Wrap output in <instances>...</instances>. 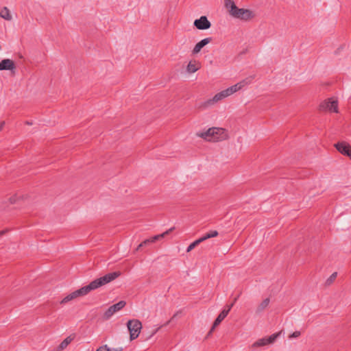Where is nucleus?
<instances>
[{
	"label": "nucleus",
	"mask_w": 351,
	"mask_h": 351,
	"mask_svg": "<svg viewBox=\"0 0 351 351\" xmlns=\"http://www.w3.org/2000/svg\"><path fill=\"white\" fill-rule=\"evenodd\" d=\"M8 231V230H3L0 231V236L5 234Z\"/></svg>",
	"instance_id": "nucleus-36"
},
{
	"label": "nucleus",
	"mask_w": 351,
	"mask_h": 351,
	"mask_svg": "<svg viewBox=\"0 0 351 351\" xmlns=\"http://www.w3.org/2000/svg\"><path fill=\"white\" fill-rule=\"evenodd\" d=\"M233 87H234V90L235 93L241 89V84H239L238 83L233 85Z\"/></svg>",
	"instance_id": "nucleus-31"
},
{
	"label": "nucleus",
	"mask_w": 351,
	"mask_h": 351,
	"mask_svg": "<svg viewBox=\"0 0 351 351\" xmlns=\"http://www.w3.org/2000/svg\"><path fill=\"white\" fill-rule=\"evenodd\" d=\"M75 335H71L64 339L58 347V351H62L74 339Z\"/></svg>",
	"instance_id": "nucleus-18"
},
{
	"label": "nucleus",
	"mask_w": 351,
	"mask_h": 351,
	"mask_svg": "<svg viewBox=\"0 0 351 351\" xmlns=\"http://www.w3.org/2000/svg\"><path fill=\"white\" fill-rule=\"evenodd\" d=\"M126 304V302L123 300L119 301V302L110 306L104 313V318L108 319L111 316L116 312L122 309Z\"/></svg>",
	"instance_id": "nucleus-6"
},
{
	"label": "nucleus",
	"mask_w": 351,
	"mask_h": 351,
	"mask_svg": "<svg viewBox=\"0 0 351 351\" xmlns=\"http://www.w3.org/2000/svg\"><path fill=\"white\" fill-rule=\"evenodd\" d=\"M127 327L130 332V339L132 341L138 337L142 328V324L138 319H130L127 322Z\"/></svg>",
	"instance_id": "nucleus-3"
},
{
	"label": "nucleus",
	"mask_w": 351,
	"mask_h": 351,
	"mask_svg": "<svg viewBox=\"0 0 351 351\" xmlns=\"http://www.w3.org/2000/svg\"><path fill=\"white\" fill-rule=\"evenodd\" d=\"M19 198L20 197H17L16 195H14L10 197L9 201H10V204H15L17 202V201Z\"/></svg>",
	"instance_id": "nucleus-28"
},
{
	"label": "nucleus",
	"mask_w": 351,
	"mask_h": 351,
	"mask_svg": "<svg viewBox=\"0 0 351 351\" xmlns=\"http://www.w3.org/2000/svg\"><path fill=\"white\" fill-rule=\"evenodd\" d=\"M228 89L230 90V91H231V93L233 94L235 93L234 90V87L233 86H230L228 88Z\"/></svg>",
	"instance_id": "nucleus-35"
},
{
	"label": "nucleus",
	"mask_w": 351,
	"mask_h": 351,
	"mask_svg": "<svg viewBox=\"0 0 351 351\" xmlns=\"http://www.w3.org/2000/svg\"><path fill=\"white\" fill-rule=\"evenodd\" d=\"M200 69V63L196 60H191L189 62L186 71L190 73H195Z\"/></svg>",
	"instance_id": "nucleus-17"
},
{
	"label": "nucleus",
	"mask_w": 351,
	"mask_h": 351,
	"mask_svg": "<svg viewBox=\"0 0 351 351\" xmlns=\"http://www.w3.org/2000/svg\"><path fill=\"white\" fill-rule=\"evenodd\" d=\"M225 6L228 10L230 14L236 19L248 21L254 16L251 10L239 8L232 0H225Z\"/></svg>",
	"instance_id": "nucleus-2"
},
{
	"label": "nucleus",
	"mask_w": 351,
	"mask_h": 351,
	"mask_svg": "<svg viewBox=\"0 0 351 351\" xmlns=\"http://www.w3.org/2000/svg\"><path fill=\"white\" fill-rule=\"evenodd\" d=\"M239 297V295H238L236 298H234V299L233 300V302L231 303V304H233V305L234 304V303L237 302V300H238Z\"/></svg>",
	"instance_id": "nucleus-37"
},
{
	"label": "nucleus",
	"mask_w": 351,
	"mask_h": 351,
	"mask_svg": "<svg viewBox=\"0 0 351 351\" xmlns=\"http://www.w3.org/2000/svg\"><path fill=\"white\" fill-rule=\"evenodd\" d=\"M16 65L10 59H3L0 62V71H10L12 73H15Z\"/></svg>",
	"instance_id": "nucleus-11"
},
{
	"label": "nucleus",
	"mask_w": 351,
	"mask_h": 351,
	"mask_svg": "<svg viewBox=\"0 0 351 351\" xmlns=\"http://www.w3.org/2000/svg\"><path fill=\"white\" fill-rule=\"evenodd\" d=\"M0 16L8 21H10L12 19L10 11L6 7H4L0 12Z\"/></svg>",
	"instance_id": "nucleus-20"
},
{
	"label": "nucleus",
	"mask_w": 351,
	"mask_h": 351,
	"mask_svg": "<svg viewBox=\"0 0 351 351\" xmlns=\"http://www.w3.org/2000/svg\"><path fill=\"white\" fill-rule=\"evenodd\" d=\"M215 130L219 132L221 131L219 129H217V128H209L206 132L202 133L199 135V136H201L202 138L208 141H213V137L215 136L214 132L215 131Z\"/></svg>",
	"instance_id": "nucleus-14"
},
{
	"label": "nucleus",
	"mask_w": 351,
	"mask_h": 351,
	"mask_svg": "<svg viewBox=\"0 0 351 351\" xmlns=\"http://www.w3.org/2000/svg\"><path fill=\"white\" fill-rule=\"evenodd\" d=\"M174 229H175V227H172L162 234L155 235V236L151 237L150 239H145L142 243H141V245H143L144 247L150 243H154L156 241H158L159 239H161L164 238L165 236L170 234Z\"/></svg>",
	"instance_id": "nucleus-10"
},
{
	"label": "nucleus",
	"mask_w": 351,
	"mask_h": 351,
	"mask_svg": "<svg viewBox=\"0 0 351 351\" xmlns=\"http://www.w3.org/2000/svg\"><path fill=\"white\" fill-rule=\"evenodd\" d=\"M26 125H32V123L28 121H25Z\"/></svg>",
	"instance_id": "nucleus-38"
},
{
	"label": "nucleus",
	"mask_w": 351,
	"mask_h": 351,
	"mask_svg": "<svg viewBox=\"0 0 351 351\" xmlns=\"http://www.w3.org/2000/svg\"><path fill=\"white\" fill-rule=\"evenodd\" d=\"M233 304H230L229 305H226V308L219 313L217 317L213 322V324L208 332L207 337L210 336L212 332L214 331L215 328L220 324V323L225 319V317L229 313L230 309L232 308Z\"/></svg>",
	"instance_id": "nucleus-5"
},
{
	"label": "nucleus",
	"mask_w": 351,
	"mask_h": 351,
	"mask_svg": "<svg viewBox=\"0 0 351 351\" xmlns=\"http://www.w3.org/2000/svg\"><path fill=\"white\" fill-rule=\"evenodd\" d=\"M300 335V331H295L294 332H293V333L289 336V338H295V337H298Z\"/></svg>",
	"instance_id": "nucleus-29"
},
{
	"label": "nucleus",
	"mask_w": 351,
	"mask_h": 351,
	"mask_svg": "<svg viewBox=\"0 0 351 351\" xmlns=\"http://www.w3.org/2000/svg\"><path fill=\"white\" fill-rule=\"evenodd\" d=\"M211 41H212V38L208 37V38H204L203 40L198 42L195 45V47L192 51L193 54L198 53L204 46H206L207 44L210 43Z\"/></svg>",
	"instance_id": "nucleus-13"
},
{
	"label": "nucleus",
	"mask_w": 351,
	"mask_h": 351,
	"mask_svg": "<svg viewBox=\"0 0 351 351\" xmlns=\"http://www.w3.org/2000/svg\"><path fill=\"white\" fill-rule=\"evenodd\" d=\"M220 132L215 130V136L213 137V142L221 141L228 138V134L226 130L222 128H217Z\"/></svg>",
	"instance_id": "nucleus-12"
},
{
	"label": "nucleus",
	"mask_w": 351,
	"mask_h": 351,
	"mask_svg": "<svg viewBox=\"0 0 351 351\" xmlns=\"http://www.w3.org/2000/svg\"><path fill=\"white\" fill-rule=\"evenodd\" d=\"M233 87H234V90L235 93L241 89V84H239L238 83L233 85Z\"/></svg>",
	"instance_id": "nucleus-30"
},
{
	"label": "nucleus",
	"mask_w": 351,
	"mask_h": 351,
	"mask_svg": "<svg viewBox=\"0 0 351 351\" xmlns=\"http://www.w3.org/2000/svg\"><path fill=\"white\" fill-rule=\"evenodd\" d=\"M143 247V245H141V243H140V244L137 246V247L135 249V250H134V253H135L136 252H137V251L140 250H141V247Z\"/></svg>",
	"instance_id": "nucleus-33"
},
{
	"label": "nucleus",
	"mask_w": 351,
	"mask_h": 351,
	"mask_svg": "<svg viewBox=\"0 0 351 351\" xmlns=\"http://www.w3.org/2000/svg\"><path fill=\"white\" fill-rule=\"evenodd\" d=\"M227 97L223 90L217 93L212 99L207 100L205 102V106L212 105L224 98Z\"/></svg>",
	"instance_id": "nucleus-16"
},
{
	"label": "nucleus",
	"mask_w": 351,
	"mask_h": 351,
	"mask_svg": "<svg viewBox=\"0 0 351 351\" xmlns=\"http://www.w3.org/2000/svg\"><path fill=\"white\" fill-rule=\"evenodd\" d=\"M121 275V272L119 271L108 273L102 277L93 280L89 285L73 291L72 293L74 295L75 299L78 297L86 295L91 291L97 289L101 286L113 281Z\"/></svg>",
	"instance_id": "nucleus-1"
},
{
	"label": "nucleus",
	"mask_w": 351,
	"mask_h": 351,
	"mask_svg": "<svg viewBox=\"0 0 351 351\" xmlns=\"http://www.w3.org/2000/svg\"><path fill=\"white\" fill-rule=\"evenodd\" d=\"M73 299H75V298H74V295H73V293H71L69 294L68 295H66L65 298H64L60 301V304H66Z\"/></svg>",
	"instance_id": "nucleus-27"
},
{
	"label": "nucleus",
	"mask_w": 351,
	"mask_h": 351,
	"mask_svg": "<svg viewBox=\"0 0 351 351\" xmlns=\"http://www.w3.org/2000/svg\"><path fill=\"white\" fill-rule=\"evenodd\" d=\"M19 58H23V56L22 55H19Z\"/></svg>",
	"instance_id": "nucleus-39"
},
{
	"label": "nucleus",
	"mask_w": 351,
	"mask_h": 351,
	"mask_svg": "<svg viewBox=\"0 0 351 351\" xmlns=\"http://www.w3.org/2000/svg\"><path fill=\"white\" fill-rule=\"evenodd\" d=\"M5 125V121H1L0 122V131L3 129V126Z\"/></svg>",
	"instance_id": "nucleus-34"
},
{
	"label": "nucleus",
	"mask_w": 351,
	"mask_h": 351,
	"mask_svg": "<svg viewBox=\"0 0 351 351\" xmlns=\"http://www.w3.org/2000/svg\"><path fill=\"white\" fill-rule=\"evenodd\" d=\"M269 302H270V300L269 298H265V300H263L262 301V302L258 306L256 310V313H260L261 312H262L263 311H264L269 305Z\"/></svg>",
	"instance_id": "nucleus-19"
},
{
	"label": "nucleus",
	"mask_w": 351,
	"mask_h": 351,
	"mask_svg": "<svg viewBox=\"0 0 351 351\" xmlns=\"http://www.w3.org/2000/svg\"><path fill=\"white\" fill-rule=\"evenodd\" d=\"M178 313H179V312H177L176 313H175L173 315V317L168 322H167L165 324H163V325L159 326L158 328H157L156 329H155L150 335L149 338L152 337V336H154L162 327L167 326L171 322H172L175 319V317L178 315Z\"/></svg>",
	"instance_id": "nucleus-22"
},
{
	"label": "nucleus",
	"mask_w": 351,
	"mask_h": 351,
	"mask_svg": "<svg viewBox=\"0 0 351 351\" xmlns=\"http://www.w3.org/2000/svg\"><path fill=\"white\" fill-rule=\"evenodd\" d=\"M202 242V240L199 238L197 240H195V241H193V243H191L187 247L186 249V252H191L192 250H193L196 246H197L199 244H200Z\"/></svg>",
	"instance_id": "nucleus-23"
},
{
	"label": "nucleus",
	"mask_w": 351,
	"mask_h": 351,
	"mask_svg": "<svg viewBox=\"0 0 351 351\" xmlns=\"http://www.w3.org/2000/svg\"><path fill=\"white\" fill-rule=\"evenodd\" d=\"M122 348H110L106 345L99 347L96 351H122Z\"/></svg>",
	"instance_id": "nucleus-24"
},
{
	"label": "nucleus",
	"mask_w": 351,
	"mask_h": 351,
	"mask_svg": "<svg viewBox=\"0 0 351 351\" xmlns=\"http://www.w3.org/2000/svg\"><path fill=\"white\" fill-rule=\"evenodd\" d=\"M223 92L225 93V94H226V95L227 97H228V96H230V95H232L231 91H230V90L228 89V88H226V89H225V90H223Z\"/></svg>",
	"instance_id": "nucleus-32"
},
{
	"label": "nucleus",
	"mask_w": 351,
	"mask_h": 351,
	"mask_svg": "<svg viewBox=\"0 0 351 351\" xmlns=\"http://www.w3.org/2000/svg\"><path fill=\"white\" fill-rule=\"evenodd\" d=\"M227 97L223 90L217 93L212 99L207 100L205 102V106L212 105L224 98Z\"/></svg>",
	"instance_id": "nucleus-15"
},
{
	"label": "nucleus",
	"mask_w": 351,
	"mask_h": 351,
	"mask_svg": "<svg viewBox=\"0 0 351 351\" xmlns=\"http://www.w3.org/2000/svg\"><path fill=\"white\" fill-rule=\"evenodd\" d=\"M254 77L252 76H250L244 80H243L242 81H241L240 82H239L238 84H241V88H243L245 86L250 84L252 80H253Z\"/></svg>",
	"instance_id": "nucleus-25"
},
{
	"label": "nucleus",
	"mask_w": 351,
	"mask_h": 351,
	"mask_svg": "<svg viewBox=\"0 0 351 351\" xmlns=\"http://www.w3.org/2000/svg\"><path fill=\"white\" fill-rule=\"evenodd\" d=\"M335 147L341 154L348 156L351 159V146L345 141L338 142Z\"/></svg>",
	"instance_id": "nucleus-9"
},
{
	"label": "nucleus",
	"mask_w": 351,
	"mask_h": 351,
	"mask_svg": "<svg viewBox=\"0 0 351 351\" xmlns=\"http://www.w3.org/2000/svg\"><path fill=\"white\" fill-rule=\"evenodd\" d=\"M219 232L217 230H211L208 232H207L204 236L201 237L200 239L202 240V242L206 241V239L215 237L218 236Z\"/></svg>",
	"instance_id": "nucleus-21"
},
{
	"label": "nucleus",
	"mask_w": 351,
	"mask_h": 351,
	"mask_svg": "<svg viewBox=\"0 0 351 351\" xmlns=\"http://www.w3.org/2000/svg\"><path fill=\"white\" fill-rule=\"evenodd\" d=\"M337 276V272H334L333 274H332L330 275V276L326 280V285L328 286L330 285L336 279Z\"/></svg>",
	"instance_id": "nucleus-26"
},
{
	"label": "nucleus",
	"mask_w": 351,
	"mask_h": 351,
	"mask_svg": "<svg viewBox=\"0 0 351 351\" xmlns=\"http://www.w3.org/2000/svg\"><path fill=\"white\" fill-rule=\"evenodd\" d=\"M319 110L322 112L328 110L330 112H338L337 100H332V98L324 100L319 104Z\"/></svg>",
	"instance_id": "nucleus-4"
},
{
	"label": "nucleus",
	"mask_w": 351,
	"mask_h": 351,
	"mask_svg": "<svg viewBox=\"0 0 351 351\" xmlns=\"http://www.w3.org/2000/svg\"><path fill=\"white\" fill-rule=\"evenodd\" d=\"M280 332H277L271 335L269 337H264L262 339H260L257 340L256 342L254 343L252 345L253 347H261L264 346L270 343H274L277 337L280 335Z\"/></svg>",
	"instance_id": "nucleus-7"
},
{
	"label": "nucleus",
	"mask_w": 351,
	"mask_h": 351,
	"mask_svg": "<svg viewBox=\"0 0 351 351\" xmlns=\"http://www.w3.org/2000/svg\"><path fill=\"white\" fill-rule=\"evenodd\" d=\"M194 26L199 30H206L210 27L211 23L206 16H202L199 19H195L193 23Z\"/></svg>",
	"instance_id": "nucleus-8"
}]
</instances>
